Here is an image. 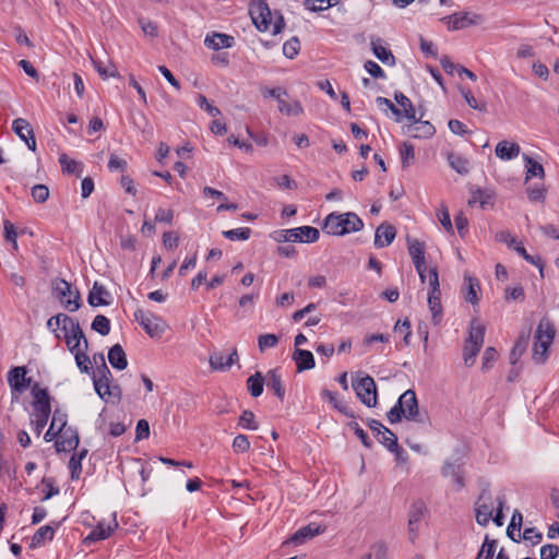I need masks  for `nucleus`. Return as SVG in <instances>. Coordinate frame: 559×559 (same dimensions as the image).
<instances>
[{"label":"nucleus","instance_id":"30","mask_svg":"<svg viewBox=\"0 0 559 559\" xmlns=\"http://www.w3.org/2000/svg\"><path fill=\"white\" fill-rule=\"evenodd\" d=\"M464 286L466 289V292L464 294V299L472 305L477 304L478 302V292L480 289L478 280L473 276L465 275L464 276Z\"/></svg>","mask_w":559,"mask_h":559},{"label":"nucleus","instance_id":"5","mask_svg":"<svg viewBox=\"0 0 559 559\" xmlns=\"http://www.w3.org/2000/svg\"><path fill=\"white\" fill-rule=\"evenodd\" d=\"M404 409V418L417 424H425L428 419L427 415L420 413L416 393L414 390H406L397 400Z\"/></svg>","mask_w":559,"mask_h":559},{"label":"nucleus","instance_id":"34","mask_svg":"<svg viewBox=\"0 0 559 559\" xmlns=\"http://www.w3.org/2000/svg\"><path fill=\"white\" fill-rule=\"evenodd\" d=\"M322 397L326 399L335 409H337L340 413L344 414L345 416L349 418H356L355 413L347 406L345 402L338 401L336 399L335 393H333L330 390L324 389L322 391Z\"/></svg>","mask_w":559,"mask_h":559},{"label":"nucleus","instance_id":"43","mask_svg":"<svg viewBox=\"0 0 559 559\" xmlns=\"http://www.w3.org/2000/svg\"><path fill=\"white\" fill-rule=\"evenodd\" d=\"M448 160L451 168L454 169L456 173L461 175H465L468 173V160L463 156L455 153H449Z\"/></svg>","mask_w":559,"mask_h":559},{"label":"nucleus","instance_id":"25","mask_svg":"<svg viewBox=\"0 0 559 559\" xmlns=\"http://www.w3.org/2000/svg\"><path fill=\"white\" fill-rule=\"evenodd\" d=\"M293 359L296 362L297 371L301 372L314 368V357L310 350L296 348L293 354Z\"/></svg>","mask_w":559,"mask_h":559},{"label":"nucleus","instance_id":"19","mask_svg":"<svg viewBox=\"0 0 559 559\" xmlns=\"http://www.w3.org/2000/svg\"><path fill=\"white\" fill-rule=\"evenodd\" d=\"M396 236L395 227L389 223H382L374 234V246L377 248H384L392 243Z\"/></svg>","mask_w":559,"mask_h":559},{"label":"nucleus","instance_id":"44","mask_svg":"<svg viewBox=\"0 0 559 559\" xmlns=\"http://www.w3.org/2000/svg\"><path fill=\"white\" fill-rule=\"evenodd\" d=\"M72 354L74 355L75 362L80 371L82 373L91 374L93 371L92 360L86 353H84V349L79 348Z\"/></svg>","mask_w":559,"mask_h":559},{"label":"nucleus","instance_id":"37","mask_svg":"<svg viewBox=\"0 0 559 559\" xmlns=\"http://www.w3.org/2000/svg\"><path fill=\"white\" fill-rule=\"evenodd\" d=\"M447 19H449V28L453 31L462 29L476 23L468 13H455Z\"/></svg>","mask_w":559,"mask_h":559},{"label":"nucleus","instance_id":"60","mask_svg":"<svg viewBox=\"0 0 559 559\" xmlns=\"http://www.w3.org/2000/svg\"><path fill=\"white\" fill-rule=\"evenodd\" d=\"M226 358L227 356H225L222 352H214L210 356L211 368L221 371L228 369V366L225 365Z\"/></svg>","mask_w":559,"mask_h":559},{"label":"nucleus","instance_id":"27","mask_svg":"<svg viewBox=\"0 0 559 559\" xmlns=\"http://www.w3.org/2000/svg\"><path fill=\"white\" fill-rule=\"evenodd\" d=\"M109 364L118 370H123L128 366L127 355L120 344H115L108 352Z\"/></svg>","mask_w":559,"mask_h":559},{"label":"nucleus","instance_id":"22","mask_svg":"<svg viewBox=\"0 0 559 559\" xmlns=\"http://www.w3.org/2000/svg\"><path fill=\"white\" fill-rule=\"evenodd\" d=\"M265 383L267 389L274 392V394L281 400L284 401L285 397V389L282 381V376L277 368L270 370L265 376Z\"/></svg>","mask_w":559,"mask_h":559},{"label":"nucleus","instance_id":"16","mask_svg":"<svg viewBox=\"0 0 559 559\" xmlns=\"http://www.w3.org/2000/svg\"><path fill=\"white\" fill-rule=\"evenodd\" d=\"M384 40L378 36H370V47L373 55L384 64L394 66L395 57L384 45Z\"/></svg>","mask_w":559,"mask_h":559},{"label":"nucleus","instance_id":"18","mask_svg":"<svg viewBox=\"0 0 559 559\" xmlns=\"http://www.w3.org/2000/svg\"><path fill=\"white\" fill-rule=\"evenodd\" d=\"M324 530L317 523H310L297 530L294 535L286 542L294 545H301L308 539L321 534Z\"/></svg>","mask_w":559,"mask_h":559},{"label":"nucleus","instance_id":"23","mask_svg":"<svg viewBox=\"0 0 559 559\" xmlns=\"http://www.w3.org/2000/svg\"><path fill=\"white\" fill-rule=\"evenodd\" d=\"M520 145L514 142L500 141L495 148L496 156L502 160H510L519 156Z\"/></svg>","mask_w":559,"mask_h":559},{"label":"nucleus","instance_id":"4","mask_svg":"<svg viewBox=\"0 0 559 559\" xmlns=\"http://www.w3.org/2000/svg\"><path fill=\"white\" fill-rule=\"evenodd\" d=\"M52 295L61 302V305L70 312L80 309L82 301L78 289L73 290L69 282L63 278H53L51 281Z\"/></svg>","mask_w":559,"mask_h":559},{"label":"nucleus","instance_id":"38","mask_svg":"<svg viewBox=\"0 0 559 559\" xmlns=\"http://www.w3.org/2000/svg\"><path fill=\"white\" fill-rule=\"evenodd\" d=\"M523 159L526 163V177L525 180L528 181L533 177H538L543 179L545 177V170L542 164L534 160L528 155L524 154Z\"/></svg>","mask_w":559,"mask_h":559},{"label":"nucleus","instance_id":"14","mask_svg":"<svg viewBox=\"0 0 559 559\" xmlns=\"http://www.w3.org/2000/svg\"><path fill=\"white\" fill-rule=\"evenodd\" d=\"M118 527V523L116 519L112 520V523L106 525L104 521L97 523L96 527L84 538L83 543L85 545H91L98 540H104L108 538L112 532Z\"/></svg>","mask_w":559,"mask_h":559},{"label":"nucleus","instance_id":"40","mask_svg":"<svg viewBox=\"0 0 559 559\" xmlns=\"http://www.w3.org/2000/svg\"><path fill=\"white\" fill-rule=\"evenodd\" d=\"M394 99L403 108L402 118H406L407 120L415 119L416 111L407 96H405L402 92H395Z\"/></svg>","mask_w":559,"mask_h":559},{"label":"nucleus","instance_id":"39","mask_svg":"<svg viewBox=\"0 0 559 559\" xmlns=\"http://www.w3.org/2000/svg\"><path fill=\"white\" fill-rule=\"evenodd\" d=\"M265 378L261 372L257 371L247 380V389L253 397H258L263 393Z\"/></svg>","mask_w":559,"mask_h":559},{"label":"nucleus","instance_id":"46","mask_svg":"<svg viewBox=\"0 0 559 559\" xmlns=\"http://www.w3.org/2000/svg\"><path fill=\"white\" fill-rule=\"evenodd\" d=\"M338 3L340 0H304L305 9L311 12H321Z\"/></svg>","mask_w":559,"mask_h":559},{"label":"nucleus","instance_id":"55","mask_svg":"<svg viewBox=\"0 0 559 559\" xmlns=\"http://www.w3.org/2000/svg\"><path fill=\"white\" fill-rule=\"evenodd\" d=\"M400 156L402 162V167L406 168L409 164L415 159L414 146L407 142H404L400 146Z\"/></svg>","mask_w":559,"mask_h":559},{"label":"nucleus","instance_id":"15","mask_svg":"<svg viewBox=\"0 0 559 559\" xmlns=\"http://www.w3.org/2000/svg\"><path fill=\"white\" fill-rule=\"evenodd\" d=\"M60 440L56 442V449L58 452L64 451H73L78 448L80 438L79 432L76 429H73L71 427L66 428L62 430V432L59 435Z\"/></svg>","mask_w":559,"mask_h":559},{"label":"nucleus","instance_id":"6","mask_svg":"<svg viewBox=\"0 0 559 559\" xmlns=\"http://www.w3.org/2000/svg\"><path fill=\"white\" fill-rule=\"evenodd\" d=\"M352 386L360 402L367 407H374L377 405V385L372 377L367 374L360 379H357L353 381Z\"/></svg>","mask_w":559,"mask_h":559},{"label":"nucleus","instance_id":"36","mask_svg":"<svg viewBox=\"0 0 559 559\" xmlns=\"http://www.w3.org/2000/svg\"><path fill=\"white\" fill-rule=\"evenodd\" d=\"M59 163L61 165V169L63 173L69 174V175H76L78 177L82 176L83 164L69 158L67 156V154L60 155Z\"/></svg>","mask_w":559,"mask_h":559},{"label":"nucleus","instance_id":"9","mask_svg":"<svg viewBox=\"0 0 559 559\" xmlns=\"http://www.w3.org/2000/svg\"><path fill=\"white\" fill-rule=\"evenodd\" d=\"M251 20L260 32H266L272 25V12L269 4L260 0L249 10Z\"/></svg>","mask_w":559,"mask_h":559},{"label":"nucleus","instance_id":"24","mask_svg":"<svg viewBox=\"0 0 559 559\" xmlns=\"http://www.w3.org/2000/svg\"><path fill=\"white\" fill-rule=\"evenodd\" d=\"M235 43L233 36L223 33H213L205 37L204 44L207 48L218 50L222 48H230Z\"/></svg>","mask_w":559,"mask_h":559},{"label":"nucleus","instance_id":"28","mask_svg":"<svg viewBox=\"0 0 559 559\" xmlns=\"http://www.w3.org/2000/svg\"><path fill=\"white\" fill-rule=\"evenodd\" d=\"M53 319H56L55 325L59 328L63 334L72 332L73 330L81 334V326L78 320L66 313H58L57 316H53Z\"/></svg>","mask_w":559,"mask_h":559},{"label":"nucleus","instance_id":"13","mask_svg":"<svg viewBox=\"0 0 559 559\" xmlns=\"http://www.w3.org/2000/svg\"><path fill=\"white\" fill-rule=\"evenodd\" d=\"M288 239L293 242L312 243L316 242L320 237L319 229L312 226L292 228L288 229Z\"/></svg>","mask_w":559,"mask_h":559},{"label":"nucleus","instance_id":"64","mask_svg":"<svg viewBox=\"0 0 559 559\" xmlns=\"http://www.w3.org/2000/svg\"><path fill=\"white\" fill-rule=\"evenodd\" d=\"M250 449V441L246 435H238L234 438L233 450L237 453H245Z\"/></svg>","mask_w":559,"mask_h":559},{"label":"nucleus","instance_id":"63","mask_svg":"<svg viewBox=\"0 0 559 559\" xmlns=\"http://www.w3.org/2000/svg\"><path fill=\"white\" fill-rule=\"evenodd\" d=\"M481 347L465 344L463 348L464 362L467 367L474 365L476 356L478 355Z\"/></svg>","mask_w":559,"mask_h":559},{"label":"nucleus","instance_id":"7","mask_svg":"<svg viewBox=\"0 0 559 559\" xmlns=\"http://www.w3.org/2000/svg\"><path fill=\"white\" fill-rule=\"evenodd\" d=\"M134 319L151 337H160L165 331L164 321L153 312L136 309Z\"/></svg>","mask_w":559,"mask_h":559},{"label":"nucleus","instance_id":"50","mask_svg":"<svg viewBox=\"0 0 559 559\" xmlns=\"http://www.w3.org/2000/svg\"><path fill=\"white\" fill-rule=\"evenodd\" d=\"M428 282H429V294L428 298L439 297L441 296L440 284H439V274L437 267H431L428 271Z\"/></svg>","mask_w":559,"mask_h":559},{"label":"nucleus","instance_id":"29","mask_svg":"<svg viewBox=\"0 0 559 559\" xmlns=\"http://www.w3.org/2000/svg\"><path fill=\"white\" fill-rule=\"evenodd\" d=\"M91 374L96 393H99V390L103 389V384L111 381L112 379V374L107 365L97 366L96 370L93 369Z\"/></svg>","mask_w":559,"mask_h":559},{"label":"nucleus","instance_id":"20","mask_svg":"<svg viewBox=\"0 0 559 559\" xmlns=\"http://www.w3.org/2000/svg\"><path fill=\"white\" fill-rule=\"evenodd\" d=\"M109 297L110 293L107 288L103 284L94 282L87 296V302L92 307L108 306L110 301L107 298Z\"/></svg>","mask_w":559,"mask_h":559},{"label":"nucleus","instance_id":"35","mask_svg":"<svg viewBox=\"0 0 559 559\" xmlns=\"http://www.w3.org/2000/svg\"><path fill=\"white\" fill-rule=\"evenodd\" d=\"M408 253L414 264H420L421 260H425V242L418 239L407 238Z\"/></svg>","mask_w":559,"mask_h":559},{"label":"nucleus","instance_id":"42","mask_svg":"<svg viewBox=\"0 0 559 559\" xmlns=\"http://www.w3.org/2000/svg\"><path fill=\"white\" fill-rule=\"evenodd\" d=\"M87 450L82 449L79 453H74L69 461V468L71 472V478L78 479L82 472V460L86 456Z\"/></svg>","mask_w":559,"mask_h":559},{"label":"nucleus","instance_id":"31","mask_svg":"<svg viewBox=\"0 0 559 559\" xmlns=\"http://www.w3.org/2000/svg\"><path fill=\"white\" fill-rule=\"evenodd\" d=\"M97 395L106 403L110 402L111 399L114 400L112 402L119 403L122 396V391L120 385L111 384V381H108L103 384V389L99 390Z\"/></svg>","mask_w":559,"mask_h":559},{"label":"nucleus","instance_id":"11","mask_svg":"<svg viewBox=\"0 0 559 559\" xmlns=\"http://www.w3.org/2000/svg\"><path fill=\"white\" fill-rule=\"evenodd\" d=\"M426 512V504L421 500L412 503L408 512V533L412 542H414L418 536L419 523L424 519Z\"/></svg>","mask_w":559,"mask_h":559},{"label":"nucleus","instance_id":"1","mask_svg":"<svg viewBox=\"0 0 559 559\" xmlns=\"http://www.w3.org/2000/svg\"><path fill=\"white\" fill-rule=\"evenodd\" d=\"M8 383L11 388L12 401L22 403L24 408L28 412L31 425L35 421V384L33 378L27 377V368L19 366L12 368L8 372Z\"/></svg>","mask_w":559,"mask_h":559},{"label":"nucleus","instance_id":"59","mask_svg":"<svg viewBox=\"0 0 559 559\" xmlns=\"http://www.w3.org/2000/svg\"><path fill=\"white\" fill-rule=\"evenodd\" d=\"M462 465L463 463L460 462V460H456L455 462H444L441 474L443 477H454L457 476L459 473L462 472Z\"/></svg>","mask_w":559,"mask_h":559},{"label":"nucleus","instance_id":"21","mask_svg":"<svg viewBox=\"0 0 559 559\" xmlns=\"http://www.w3.org/2000/svg\"><path fill=\"white\" fill-rule=\"evenodd\" d=\"M67 426V415L64 413H61L60 411L56 409L52 415L51 424L46 431L44 439L47 442L52 441L56 437H58L64 427Z\"/></svg>","mask_w":559,"mask_h":559},{"label":"nucleus","instance_id":"53","mask_svg":"<svg viewBox=\"0 0 559 559\" xmlns=\"http://www.w3.org/2000/svg\"><path fill=\"white\" fill-rule=\"evenodd\" d=\"M92 329L103 336L108 335L110 332V321L107 317L97 314L92 322Z\"/></svg>","mask_w":559,"mask_h":559},{"label":"nucleus","instance_id":"10","mask_svg":"<svg viewBox=\"0 0 559 559\" xmlns=\"http://www.w3.org/2000/svg\"><path fill=\"white\" fill-rule=\"evenodd\" d=\"M51 413L50 396L47 389L37 386V437L46 425Z\"/></svg>","mask_w":559,"mask_h":559},{"label":"nucleus","instance_id":"47","mask_svg":"<svg viewBox=\"0 0 559 559\" xmlns=\"http://www.w3.org/2000/svg\"><path fill=\"white\" fill-rule=\"evenodd\" d=\"M527 343H528V335L521 334L510 353V362L512 365H515L516 361L522 356V354L525 352Z\"/></svg>","mask_w":559,"mask_h":559},{"label":"nucleus","instance_id":"57","mask_svg":"<svg viewBox=\"0 0 559 559\" xmlns=\"http://www.w3.org/2000/svg\"><path fill=\"white\" fill-rule=\"evenodd\" d=\"M238 425L243 429H249V430L258 429V424L255 421L254 414H253V412L248 411V409L243 411L242 414L240 415Z\"/></svg>","mask_w":559,"mask_h":559},{"label":"nucleus","instance_id":"48","mask_svg":"<svg viewBox=\"0 0 559 559\" xmlns=\"http://www.w3.org/2000/svg\"><path fill=\"white\" fill-rule=\"evenodd\" d=\"M60 524L61 522H52L51 524L37 528V545L40 543L50 542L53 538L56 528L59 527Z\"/></svg>","mask_w":559,"mask_h":559},{"label":"nucleus","instance_id":"61","mask_svg":"<svg viewBox=\"0 0 559 559\" xmlns=\"http://www.w3.org/2000/svg\"><path fill=\"white\" fill-rule=\"evenodd\" d=\"M428 306L432 313V321L438 324L442 317V307L439 297L428 298Z\"/></svg>","mask_w":559,"mask_h":559},{"label":"nucleus","instance_id":"62","mask_svg":"<svg viewBox=\"0 0 559 559\" xmlns=\"http://www.w3.org/2000/svg\"><path fill=\"white\" fill-rule=\"evenodd\" d=\"M497 356L498 353L493 347H487L483 355L481 370L488 371L490 368H492L493 362L497 359Z\"/></svg>","mask_w":559,"mask_h":559},{"label":"nucleus","instance_id":"8","mask_svg":"<svg viewBox=\"0 0 559 559\" xmlns=\"http://www.w3.org/2000/svg\"><path fill=\"white\" fill-rule=\"evenodd\" d=\"M475 506L477 523L481 526L488 525L493 512L492 497L488 487L481 490Z\"/></svg>","mask_w":559,"mask_h":559},{"label":"nucleus","instance_id":"17","mask_svg":"<svg viewBox=\"0 0 559 559\" xmlns=\"http://www.w3.org/2000/svg\"><path fill=\"white\" fill-rule=\"evenodd\" d=\"M412 121L407 126V134L417 139H427L435 134L436 129L429 121H423L420 119H408Z\"/></svg>","mask_w":559,"mask_h":559},{"label":"nucleus","instance_id":"52","mask_svg":"<svg viewBox=\"0 0 559 559\" xmlns=\"http://www.w3.org/2000/svg\"><path fill=\"white\" fill-rule=\"evenodd\" d=\"M300 51V40L294 36L286 40L283 45V53L288 59H294Z\"/></svg>","mask_w":559,"mask_h":559},{"label":"nucleus","instance_id":"58","mask_svg":"<svg viewBox=\"0 0 559 559\" xmlns=\"http://www.w3.org/2000/svg\"><path fill=\"white\" fill-rule=\"evenodd\" d=\"M497 547V540L490 539L487 535L485 536V540L478 551L476 559H481L483 556H489L490 559H493L495 551Z\"/></svg>","mask_w":559,"mask_h":559},{"label":"nucleus","instance_id":"3","mask_svg":"<svg viewBox=\"0 0 559 559\" xmlns=\"http://www.w3.org/2000/svg\"><path fill=\"white\" fill-rule=\"evenodd\" d=\"M555 333V326L548 319L539 321L533 344V360L536 364H544L547 360L548 348L554 341Z\"/></svg>","mask_w":559,"mask_h":559},{"label":"nucleus","instance_id":"51","mask_svg":"<svg viewBox=\"0 0 559 559\" xmlns=\"http://www.w3.org/2000/svg\"><path fill=\"white\" fill-rule=\"evenodd\" d=\"M223 236L231 241L236 240H248L251 236V229L249 227H240L223 231Z\"/></svg>","mask_w":559,"mask_h":559},{"label":"nucleus","instance_id":"2","mask_svg":"<svg viewBox=\"0 0 559 559\" xmlns=\"http://www.w3.org/2000/svg\"><path fill=\"white\" fill-rule=\"evenodd\" d=\"M364 228L361 218L353 212L344 214H329L322 225L324 233L333 236H344L349 233L359 231Z\"/></svg>","mask_w":559,"mask_h":559},{"label":"nucleus","instance_id":"45","mask_svg":"<svg viewBox=\"0 0 559 559\" xmlns=\"http://www.w3.org/2000/svg\"><path fill=\"white\" fill-rule=\"evenodd\" d=\"M523 516L519 511H515L512 515L511 522L507 528V535L510 539H512L515 543H519L521 540V535L518 534L515 536V531L520 532L522 526Z\"/></svg>","mask_w":559,"mask_h":559},{"label":"nucleus","instance_id":"41","mask_svg":"<svg viewBox=\"0 0 559 559\" xmlns=\"http://www.w3.org/2000/svg\"><path fill=\"white\" fill-rule=\"evenodd\" d=\"M278 110L281 114L286 116H299L304 112V108L298 100L292 103L286 102L284 98L280 99Z\"/></svg>","mask_w":559,"mask_h":559},{"label":"nucleus","instance_id":"33","mask_svg":"<svg viewBox=\"0 0 559 559\" xmlns=\"http://www.w3.org/2000/svg\"><path fill=\"white\" fill-rule=\"evenodd\" d=\"M485 337V326L476 321H472L468 338L465 344L481 347Z\"/></svg>","mask_w":559,"mask_h":559},{"label":"nucleus","instance_id":"32","mask_svg":"<svg viewBox=\"0 0 559 559\" xmlns=\"http://www.w3.org/2000/svg\"><path fill=\"white\" fill-rule=\"evenodd\" d=\"M384 431L380 433L378 440L381 444H383L390 452L399 455L403 450L397 443L396 435L390 430L389 428H383Z\"/></svg>","mask_w":559,"mask_h":559},{"label":"nucleus","instance_id":"12","mask_svg":"<svg viewBox=\"0 0 559 559\" xmlns=\"http://www.w3.org/2000/svg\"><path fill=\"white\" fill-rule=\"evenodd\" d=\"M13 132L26 143L31 151L35 152V134L33 126L23 118H16L12 122Z\"/></svg>","mask_w":559,"mask_h":559},{"label":"nucleus","instance_id":"56","mask_svg":"<svg viewBox=\"0 0 559 559\" xmlns=\"http://www.w3.org/2000/svg\"><path fill=\"white\" fill-rule=\"evenodd\" d=\"M280 337L275 334H262L258 337V347L260 352H265L278 344Z\"/></svg>","mask_w":559,"mask_h":559},{"label":"nucleus","instance_id":"49","mask_svg":"<svg viewBox=\"0 0 559 559\" xmlns=\"http://www.w3.org/2000/svg\"><path fill=\"white\" fill-rule=\"evenodd\" d=\"M62 337L67 344L68 349L72 354L76 349L81 348V340L84 338V332L81 329V334H80L73 330L72 332L64 333Z\"/></svg>","mask_w":559,"mask_h":559},{"label":"nucleus","instance_id":"26","mask_svg":"<svg viewBox=\"0 0 559 559\" xmlns=\"http://www.w3.org/2000/svg\"><path fill=\"white\" fill-rule=\"evenodd\" d=\"M495 193L490 189H476L472 192L471 199L468 200V204L473 205L475 203H479L481 209H487L488 206L493 205Z\"/></svg>","mask_w":559,"mask_h":559},{"label":"nucleus","instance_id":"54","mask_svg":"<svg viewBox=\"0 0 559 559\" xmlns=\"http://www.w3.org/2000/svg\"><path fill=\"white\" fill-rule=\"evenodd\" d=\"M92 62H93L95 70L98 72V74L103 79L118 76V72L114 64L110 63L109 66H104V63L100 60L93 59V58H92Z\"/></svg>","mask_w":559,"mask_h":559}]
</instances>
